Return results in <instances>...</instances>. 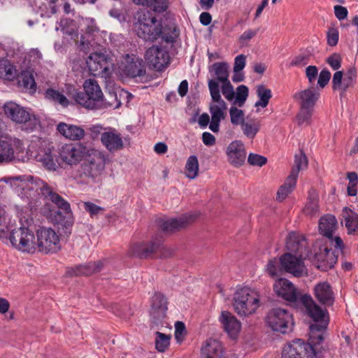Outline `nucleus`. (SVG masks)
<instances>
[{"instance_id": "obj_20", "label": "nucleus", "mask_w": 358, "mask_h": 358, "mask_svg": "<svg viewBox=\"0 0 358 358\" xmlns=\"http://www.w3.org/2000/svg\"><path fill=\"white\" fill-rule=\"evenodd\" d=\"M120 69L125 76L132 78L141 77L145 74L143 60L134 55H127Z\"/></svg>"}, {"instance_id": "obj_5", "label": "nucleus", "mask_w": 358, "mask_h": 358, "mask_svg": "<svg viewBox=\"0 0 358 358\" xmlns=\"http://www.w3.org/2000/svg\"><path fill=\"white\" fill-rule=\"evenodd\" d=\"M84 92L76 91L73 94L75 101L79 105L91 110L102 108L103 92L98 83L87 79L83 84Z\"/></svg>"}, {"instance_id": "obj_48", "label": "nucleus", "mask_w": 358, "mask_h": 358, "mask_svg": "<svg viewBox=\"0 0 358 358\" xmlns=\"http://www.w3.org/2000/svg\"><path fill=\"white\" fill-rule=\"evenodd\" d=\"M121 106V101L118 98L117 92L109 91L105 98L103 97L102 108L111 107L114 109L118 108Z\"/></svg>"}, {"instance_id": "obj_23", "label": "nucleus", "mask_w": 358, "mask_h": 358, "mask_svg": "<svg viewBox=\"0 0 358 358\" xmlns=\"http://www.w3.org/2000/svg\"><path fill=\"white\" fill-rule=\"evenodd\" d=\"M195 219L194 215H185L180 217L172 219H159L157 226L164 233L173 232L185 227Z\"/></svg>"}, {"instance_id": "obj_3", "label": "nucleus", "mask_w": 358, "mask_h": 358, "mask_svg": "<svg viewBox=\"0 0 358 358\" xmlns=\"http://www.w3.org/2000/svg\"><path fill=\"white\" fill-rule=\"evenodd\" d=\"M273 289L278 297L289 302L296 303L299 301L302 303L307 314L314 321H319L326 317L327 311L319 306L310 295H301L294 285L287 278H277L273 282Z\"/></svg>"}, {"instance_id": "obj_15", "label": "nucleus", "mask_w": 358, "mask_h": 358, "mask_svg": "<svg viewBox=\"0 0 358 358\" xmlns=\"http://www.w3.org/2000/svg\"><path fill=\"white\" fill-rule=\"evenodd\" d=\"M248 96V88L241 85L236 88V96L229 108L230 120L233 125L238 126L244 123L245 113L243 110L238 108L242 107Z\"/></svg>"}, {"instance_id": "obj_42", "label": "nucleus", "mask_w": 358, "mask_h": 358, "mask_svg": "<svg viewBox=\"0 0 358 358\" xmlns=\"http://www.w3.org/2000/svg\"><path fill=\"white\" fill-rule=\"evenodd\" d=\"M241 127L243 134L249 139H253L260 130L261 124L257 120H251L245 122Z\"/></svg>"}, {"instance_id": "obj_59", "label": "nucleus", "mask_w": 358, "mask_h": 358, "mask_svg": "<svg viewBox=\"0 0 358 358\" xmlns=\"http://www.w3.org/2000/svg\"><path fill=\"white\" fill-rule=\"evenodd\" d=\"M343 71H337L336 73H334L332 79L333 90H342L343 91Z\"/></svg>"}, {"instance_id": "obj_63", "label": "nucleus", "mask_w": 358, "mask_h": 358, "mask_svg": "<svg viewBox=\"0 0 358 358\" xmlns=\"http://www.w3.org/2000/svg\"><path fill=\"white\" fill-rule=\"evenodd\" d=\"M331 78V73L327 69H323L319 74L317 84L320 87L324 88L329 83Z\"/></svg>"}, {"instance_id": "obj_46", "label": "nucleus", "mask_w": 358, "mask_h": 358, "mask_svg": "<svg viewBox=\"0 0 358 358\" xmlns=\"http://www.w3.org/2000/svg\"><path fill=\"white\" fill-rule=\"evenodd\" d=\"M185 176L189 179H194L199 173V161L195 155H191L188 157L185 167Z\"/></svg>"}, {"instance_id": "obj_22", "label": "nucleus", "mask_w": 358, "mask_h": 358, "mask_svg": "<svg viewBox=\"0 0 358 358\" xmlns=\"http://www.w3.org/2000/svg\"><path fill=\"white\" fill-rule=\"evenodd\" d=\"M343 249H336L331 251L327 243L320 244L318 250L315 253V259L320 263L317 268H323L324 269L332 268L337 262L338 252H342Z\"/></svg>"}, {"instance_id": "obj_14", "label": "nucleus", "mask_w": 358, "mask_h": 358, "mask_svg": "<svg viewBox=\"0 0 358 358\" xmlns=\"http://www.w3.org/2000/svg\"><path fill=\"white\" fill-rule=\"evenodd\" d=\"M266 322L274 331L286 334L292 330V315L285 309L274 308L268 313Z\"/></svg>"}, {"instance_id": "obj_36", "label": "nucleus", "mask_w": 358, "mask_h": 358, "mask_svg": "<svg viewBox=\"0 0 358 358\" xmlns=\"http://www.w3.org/2000/svg\"><path fill=\"white\" fill-rule=\"evenodd\" d=\"M210 72L213 71L215 78L210 79L208 82V85L210 81H215L217 85L220 86L219 83H222L229 80V65L226 62H215L214 63L210 70Z\"/></svg>"}, {"instance_id": "obj_64", "label": "nucleus", "mask_w": 358, "mask_h": 358, "mask_svg": "<svg viewBox=\"0 0 358 358\" xmlns=\"http://www.w3.org/2000/svg\"><path fill=\"white\" fill-rule=\"evenodd\" d=\"M185 332V326L182 322H176L175 324V338L181 342Z\"/></svg>"}, {"instance_id": "obj_30", "label": "nucleus", "mask_w": 358, "mask_h": 358, "mask_svg": "<svg viewBox=\"0 0 358 358\" xmlns=\"http://www.w3.org/2000/svg\"><path fill=\"white\" fill-rule=\"evenodd\" d=\"M201 358H225L222 343L215 339H209L201 348Z\"/></svg>"}, {"instance_id": "obj_16", "label": "nucleus", "mask_w": 358, "mask_h": 358, "mask_svg": "<svg viewBox=\"0 0 358 358\" xmlns=\"http://www.w3.org/2000/svg\"><path fill=\"white\" fill-rule=\"evenodd\" d=\"M90 150L81 143H69L61 147L59 154L64 163L76 165L85 157Z\"/></svg>"}, {"instance_id": "obj_31", "label": "nucleus", "mask_w": 358, "mask_h": 358, "mask_svg": "<svg viewBox=\"0 0 358 358\" xmlns=\"http://www.w3.org/2000/svg\"><path fill=\"white\" fill-rule=\"evenodd\" d=\"M103 267L102 261L89 262L85 264H80L76 267L68 268L67 273L69 275H90L99 272Z\"/></svg>"}, {"instance_id": "obj_8", "label": "nucleus", "mask_w": 358, "mask_h": 358, "mask_svg": "<svg viewBox=\"0 0 358 358\" xmlns=\"http://www.w3.org/2000/svg\"><path fill=\"white\" fill-rule=\"evenodd\" d=\"M12 246L22 252L33 253L36 250V238L34 232L28 227H20L14 229L10 233L8 231L7 240Z\"/></svg>"}, {"instance_id": "obj_61", "label": "nucleus", "mask_w": 358, "mask_h": 358, "mask_svg": "<svg viewBox=\"0 0 358 358\" xmlns=\"http://www.w3.org/2000/svg\"><path fill=\"white\" fill-rule=\"evenodd\" d=\"M5 211L0 207V239L7 240L8 227L6 226V219L4 217Z\"/></svg>"}, {"instance_id": "obj_51", "label": "nucleus", "mask_w": 358, "mask_h": 358, "mask_svg": "<svg viewBox=\"0 0 358 358\" xmlns=\"http://www.w3.org/2000/svg\"><path fill=\"white\" fill-rule=\"evenodd\" d=\"M171 337L159 331L156 332L155 347L159 352H164L169 346Z\"/></svg>"}, {"instance_id": "obj_21", "label": "nucleus", "mask_w": 358, "mask_h": 358, "mask_svg": "<svg viewBox=\"0 0 358 358\" xmlns=\"http://www.w3.org/2000/svg\"><path fill=\"white\" fill-rule=\"evenodd\" d=\"M286 248L288 252L299 256L301 258H308L310 255L308 244L305 237L295 232L289 233L287 241Z\"/></svg>"}, {"instance_id": "obj_12", "label": "nucleus", "mask_w": 358, "mask_h": 358, "mask_svg": "<svg viewBox=\"0 0 358 358\" xmlns=\"http://www.w3.org/2000/svg\"><path fill=\"white\" fill-rule=\"evenodd\" d=\"M86 64L89 71L94 76L107 78L113 71L112 59L101 52H95L90 54L86 59Z\"/></svg>"}, {"instance_id": "obj_40", "label": "nucleus", "mask_w": 358, "mask_h": 358, "mask_svg": "<svg viewBox=\"0 0 358 358\" xmlns=\"http://www.w3.org/2000/svg\"><path fill=\"white\" fill-rule=\"evenodd\" d=\"M303 211L308 215H314L319 211L318 195L316 190L311 188L308 191L307 203L303 208Z\"/></svg>"}, {"instance_id": "obj_28", "label": "nucleus", "mask_w": 358, "mask_h": 358, "mask_svg": "<svg viewBox=\"0 0 358 358\" xmlns=\"http://www.w3.org/2000/svg\"><path fill=\"white\" fill-rule=\"evenodd\" d=\"M167 310V302L164 296L160 293H156L152 297L150 315L153 322L158 324L166 316Z\"/></svg>"}, {"instance_id": "obj_29", "label": "nucleus", "mask_w": 358, "mask_h": 358, "mask_svg": "<svg viewBox=\"0 0 358 358\" xmlns=\"http://www.w3.org/2000/svg\"><path fill=\"white\" fill-rule=\"evenodd\" d=\"M320 97L318 90L314 87L301 90L294 95V98L298 101L300 106L314 108Z\"/></svg>"}, {"instance_id": "obj_43", "label": "nucleus", "mask_w": 358, "mask_h": 358, "mask_svg": "<svg viewBox=\"0 0 358 358\" xmlns=\"http://www.w3.org/2000/svg\"><path fill=\"white\" fill-rule=\"evenodd\" d=\"M296 179L288 176L285 183L281 185L277 192V200L282 201L294 189Z\"/></svg>"}, {"instance_id": "obj_34", "label": "nucleus", "mask_w": 358, "mask_h": 358, "mask_svg": "<svg viewBox=\"0 0 358 358\" xmlns=\"http://www.w3.org/2000/svg\"><path fill=\"white\" fill-rule=\"evenodd\" d=\"M57 131L66 138L73 141L80 140L85 136V131L81 127L64 122L57 125Z\"/></svg>"}, {"instance_id": "obj_32", "label": "nucleus", "mask_w": 358, "mask_h": 358, "mask_svg": "<svg viewBox=\"0 0 358 358\" xmlns=\"http://www.w3.org/2000/svg\"><path fill=\"white\" fill-rule=\"evenodd\" d=\"M220 320L225 331L231 337L235 338L241 329V323L228 311H222Z\"/></svg>"}, {"instance_id": "obj_7", "label": "nucleus", "mask_w": 358, "mask_h": 358, "mask_svg": "<svg viewBox=\"0 0 358 358\" xmlns=\"http://www.w3.org/2000/svg\"><path fill=\"white\" fill-rule=\"evenodd\" d=\"M235 311L241 316H248L255 313L259 306V296L248 287L237 290L234 296Z\"/></svg>"}, {"instance_id": "obj_10", "label": "nucleus", "mask_w": 358, "mask_h": 358, "mask_svg": "<svg viewBox=\"0 0 358 358\" xmlns=\"http://www.w3.org/2000/svg\"><path fill=\"white\" fill-rule=\"evenodd\" d=\"M3 180L10 183V186L22 196L31 197L35 193H40L42 187H44L45 182L38 178L31 176H19L10 178H5Z\"/></svg>"}, {"instance_id": "obj_55", "label": "nucleus", "mask_w": 358, "mask_h": 358, "mask_svg": "<svg viewBox=\"0 0 358 358\" xmlns=\"http://www.w3.org/2000/svg\"><path fill=\"white\" fill-rule=\"evenodd\" d=\"M83 208L87 213H90L92 217L98 216L100 214H103L105 209L101 206H99L90 201H85L83 203Z\"/></svg>"}, {"instance_id": "obj_53", "label": "nucleus", "mask_w": 358, "mask_h": 358, "mask_svg": "<svg viewBox=\"0 0 358 358\" xmlns=\"http://www.w3.org/2000/svg\"><path fill=\"white\" fill-rule=\"evenodd\" d=\"M145 5L157 13H162L165 11L168 7L167 0H146Z\"/></svg>"}, {"instance_id": "obj_58", "label": "nucleus", "mask_w": 358, "mask_h": 358, "mask_svg": "<svg viewBox=\"0 0 358 358\" xmlns=\"http://www.w3.org/2000/svg\"><path fill=\"white\" fill-rule=\"evenodd\" d=\"M248 162L250 165L262 166L267 162V159L257 154L250 153L248 157Z\"/></svg>"}, {"instance_id": "obj_17", "label": "nucleus", "mask_w": 358, "mask_h": 358, "mask_svg": "<svg viewBox=\"0 0 358 358\" xmlns=\"http://www.w3.org/2000/svg\"><path fill=\"white\" fill-rule=\"evenodd\" d=\"M306 259L287 252L281 256L280 265L285 271L299 278L308 275V270L303 262Z\"/></svg>"}, {"instance_id": "obj_62", "label": "nucleus", "mask_w": 358, "mask_h": 358, "mask_svg": "<svg viewBox=\"0 0 358 358\" xmlns=\"http://www.w3.org/2000/svg\"><path fill=\"white\" fill-rule=\"evenodd\" d=\"M339 34L336 29L331 28L327 35V44L330 46H335L338 41Z\"/></svg>"}, {"instance_id": "obj_50", "label": "nucleus", "mask_w": 358, "mask_h": 358, "mask_svg": "<svg viewBox=\"0 0 358 358\" xmlns=\"http://www.w3.org/2000/svg\"><path fill=\"white\" fill-rule=\"evenodd\" d=\"M313 113V108L300 106L299 112L296 116L298 124L300 125L308 124L310 122Z\"/></svg>"}, {"instance_id": "obj_19", "label": "nucleus", "mask_w": 358, "mask_h": 358, "mask_svg": "<svg viewBox=\"0 0 358 358\" xmlns=\"http://www.w3.org/2000/svg\"><path fill=\"white\" fill-rule=\"evenodd\" d=\"M337 227V220L335 216L327 215L322 217L319 222V229L320 233L329 239L331 245L336 249H343L344 244L341 238L338 236L333 237V233Z\"/></svg>"}, {"instance_id": "obj_9", "label": "nucleus", "mask_w": 358, "mask_h": 358, "mask_svg": "<svg viewBox=\"0 0 358 358\" xmlns=\"http://www.w3.org/2000/svg\"><path fill=\"white\" fill-rule=\"evenodd\" d=\"M3 180L10 183V186L22 196L31 197L35 193H40L42 187H44L45 182L38 178L31 176H19L10 178H5Z\"/></svg>"}, {"instance_id": "obj_57", "label": "nucleus", "mask_w": 358, "mask_h": 358, "mask_svg": "<svg viewBox=\"0 0 358 358\" xmlns=\"http://www.w3.org/2000/svg\"><path fill=\"white\" fill-rule=\"evenodd\" d=\"M258 32L257 29H247L239 37L238 41L241 46H247L248 42L254 38Z\"/></svg>"}, {"instance_id": "obj_4", "label": "nucleus", "mask_w": 358, "mask_h": 358, "mask_svg": "<svg viewBox=\"0 0 358 358\" xmlns=\"http://www.w3.org/2000/svg\"><path fill=\"white\" fill-rule=\"evenodd\" d=\"M106 161L104 152L90 149L80 166V178L94 183L101 182L103 178Z\"/></svg>"}, {"instance_id": "obj_24", "label": "nucleus", "mask_w": 358, "mask_h": 358, "mask_svg": "<svg viewBox=\"0 0 358 358\" xmlns=\"http://www.w3.org/2000/svg\"><path fill=\"white\" fill-rule=\"evenodd\" d=\"M227 155L232 165L237 167L241 166L246 158L244 144L240 141L231 142L227 147Z\"/></svg>"}, {"instance_id": "obj_39", "label": "nucleus", "mask_w": 358, "mask_h": 358, "mask_svg": "<svg viewBox=\"0 0 358 358\" xmlns=\"http://www.w3.org/2000/svg\"><path fill=\"white\" fill-rule=\"evenodd\" d=\"M343 219L345 220V226L348 234H352L358 229V214L351 209L345 207L342 213Z\"/></svg>"}, {"instance_id": "obj_18", "label": "nucleus", "mask_w": 358, "mask_h": 358, "mask_svg": "<svg viewBox=\"0 0 358 358\" xmlns=\"http://www.w3.org/2000/svg\"><path fill=\"white\" fill-rule=\"evenodd\" d=\"M145 59L150 67L162 71L169 64L170 57L165 48L152 45L146 51Z\"/></svg>"}, {"instance_id": "obj_13", "label": "nucleus", "mask_w": 358, "mask_h": 358, "mask_svg": "<svg viewBox=\"0 0 358 358\" xmlns=\"http://www.w3.org/2000/svg\"><path fill=\"white\" fill-rule=\"evenodd\" d=\"M36 249L45 254L56 253L61 249L59 235L51 228H41L36 232Z\"/></svg>"}, {"instance_id": "obj_47", "label": "nucleus", "mask_w": 358, "mask_h": 358, "mask_svg": "<svg viewBox=\"0 0 358 358\" xmlns=\"http://www.w3.org/2000/svg\"><path fill=\"white\" fill-rule=\"evenodd\" d=\"M308 166V159L305 155L300 153L295 155L294 165L292 169L291 173L289 176L292 177L297 180L299 172L301 170L306 169Z\"/></svg>"}, {"instance_id": "obj_33", "label": "nucleus", "mask_w": 358, "mask_h": 358, "mask_svg": "<svg viewBox=\"0 0 358 358\" xmlns=\"http://www.w3.org/2000/svg\"><path fill=\"white\" fill-rule=\"evenodd\" d=\"M39 194L50 200L60 211L65 212L71 209L69 203L54 192L52 188L46 182L44 183V187H42Z\"/></svg>"}, {"instance_id": "obj_1", "label": "nucleus", "mask_w": 358, "mask_h": 358, "mask_svg": "<svg viewBox=\"0 0 358 358\" xmlns=\"http://www.w3.org/2000/svg\"><path fill=\"white\" fill-rule=\"evenodd\" d=\"M310 326L309 342L296 339L286 345L282 351L281 358H323L326 350L321 343L328 324V320L315 321Z\"/></svg>"}, {"instance_id": "obj_41", "label": "nucleus", "mask_w": 358, "mask_h": 358, "mask_svg": "<svg viewBox=\"0 0 358 358\" xmlns=\"http://www.w3.org/2000/svg\"><path fill=\"white\" fill-rule=\"evenodd\" d=\"M14 159V149L11 143L0 141V163H9Z\"/></svg>"}, {"instance_id": "obj_6", "label": "nucleus", "mask_w": 358, "mask_h": 358, "mask_svg": "<svg viewBox=\"0 0 358 358\" xmlns=\"http://www.w3.org/2000/svg\"><path fill=\"white\" fill-rule=\"evenodd\" d=\"M208 89L211 97L209 104V111L211 120L209 129L214 133L220 130V123L224 120L227 115V104L222 99L220 86L215 81H210L208 84Z\"/></svg>"}, {"instance_id": "obj_11", "label": "nucleus", "mask_w": 358, "mask_h": 358, "mask_svg": "<svg viewBox=\"0 0 358 358\" xmlns=\"http://www.w3.org/2000/svg\"><path fill=\"white\" fill-rule=\"evenodd\" d=\"M3 110L6 115L13 122L24 124L25 129L33 131L39 124V120L31 115L24 108L15 102H8L4 104Z\"/></svg>"}, {"instance_id": "obj_25", "label": "nucleus", "mask_w": 358, "mask_h": 358, "mask_svg": "<svg viewBox=\"0 0 358 358\" xmlns=\"http://www.w3.org/2000/svg\"><path fill=\"white\" fill-rule=\"evenodd\" d=\"M101 141L110 152L120 150L124 148L122 137L115 129L103 132L101 134Z\"/></svg>"}, {"instance_id": "obj_49", "label": "nucleus", "mask_w": 358, "mask_h": 358, "mask_svg": "<svg viewBox=\"0 0 358 358\" xmlns=\"http://www.w3.org/2000/svg\"><path fill=\"white\" fill-rule=\"evenodd\" d=\"M266 270L273 278L280 275L283 270L280 265V259L279 260L276 258L270 259L266 264Z\"/></svg>"}, {"instance_id": "obj_45", "label": "nucleus", "mask_w": 358, "mask_h": 358, "mask_svg": "<svg viewBox=\"0 0 358 358\" xmlns=\"http://www.w3.org/2000/svg\"><path fill=\"white\" fill-rule=\"evenodd\" d=\"M45 97L46 99L55 103H59L63 107H66L69 105V99L63 94L52 88H49L45 91Z\"/></svg>"}, {"instance_id": "obj_38", "label": "nucleus", "mask_w": 358, "mask_h": 358, "mask_svg": "<svg viewBox=\"0 0 358 358\" xmlns=\"http://www.w3.org/2000/svg\"><path fill=\"white\" fill-rule=\"evenodd\" d=\"M17 83L20 87L29 93H34L36 90V83L33 74L29 71H22L17 76Z\"/></svg>"}, {"instance_id": "obj_44", "label": "nucleus", "mask_w": 358, "mask_h": 358, "mask_svg": "<svg viewBox=\"0 0 358 358\" xmlns=\"http://www.w3.org/2000/svg\"><path fill=\"white\" fill-rule=\"evenodd\" d=\"M256 93L257 96L259 97V100L255 103V106L256 107H266L270 99L272 96L271 90L266 88L263 85H260L257 87Z\"/></svg>"}, {"instance_id": "obj_52", "label": "nucleus", "mask_w": 358, "mask_h": 358, "mask_svg": "<svg viewBox=\"0 0 358 358\" xmlns=\"http://www.w3.org/2000/svg\"><path fill=\"white\" fill-rule=\"evenodd\" d=\"M221 84L222 85L220 87V90H221L223 96L227 101L233 103L236 96V92H234V87L230 80H227Z\"/></svg>"}, {"instance_id": "obj_35", "label": "nucleus", "mask_w": 358, "mask_h": 358, "mask_svg": "<svg viewBox=\"0 0 358 358\" xmlns=\"http://www.w3.org/2000/svg\"><path fill=\"white\" fill-rule=\"evenodd\" d=\"M35 159L48 170H55L57 168L55 154L51 148L39 150Z\"/></svg>"}, {"instance_id": "obj_54", "label": "nucleus", "mask_w": 358, "mask_h": 358, "mask_svg": "<svg viewBox=\"0 0 358 358\" xmlns=\"http://www.w3.org/2000/svg\"><path fill=\"white\" fill-rule=\"evenodd\" d=\"M357 78V71L353 66L350 67L344 74L343 78V91H345L349 87L352 86L355 82Z\"/></svg>"}, {"instance_id": "obj_27", "label": "nucleus", "mask_w": 358, "mask_h": 358, "mask_svg": "<svg viewBox=\"0 0 358 358\" xmlns=\"http://www.w3.org/2000/svg\"><path fill=\"white\" fill-rule=\"evenodd\" d=\"M161 243V240H156L149 243H136L130 248L128 252L131 256L147 258L159 249Z\"/></svg>"}, {"instance_id": "obj_56", "label": "nucleus", "mask_w": 358, "mask_h": 358, "mask_svg": "<svg viewBox=\"0 0 358 358\" xmlns=\"http://www.w3.org/2000/svg\"><path fill=\"white\" fill-rule=\"evenodd\" d=\"M310 59V54L308 52L300 54L292 59L290 63V66L301 67L304 66L309 63Z\"/></svg>"}, {"instance_id": "obj_60", "label": "nucleus", "mask_w": 358, "mask_h": 358, "mask_svg": "<svg viewBox=\"0 0 358 358\" xmlns=\"http://www.w3.org/2000/svg\"><path fill=\"white\" fill-rule=\"evenodd\" d=\"M342 57L338 53H333L327 59V62L334 69L338 70L341 66Z\"/></svg>"}, {"instance_id": "obj_37", "label": "nucleus", "mask_w": 358, "mask_h": 358, "mask_svg": "<svg viewBox=\"0 0 358 358\" xmlns=\"http://www.w3.org/2000/svg\"><path fill=\"white\" fill-rule=\"evenodd\" d=\"M55 222L62 227L65 235L71 234V227L73 224V218L71 209L65 212L58 210L55 215Z\"/></svg>"}, {"instance_id": "obj_26", "label": "nucleus", "mask_w": 358, "mask_h": 358, "mask_svg": "<svg viewBox=\"0 0 358 358\" xmlns=\"http://www.w3.org/2000/svg\"><path fill=\"white\" fill-rule=\"evenodd\" d=\"M314 296L316 299L325 306H331L334 303V293L329 283L321 282L314 287Z\"/></svg>"}, {"instance_id": "obj_2", "label": "nucleus", "mask_w": 358, "mask_h": 358, "mask_svg": "<svg viewBox=\"0 0 358 358\" xmlns=\"http://www.w3.org/2000/svg\"><path fill=\"white\" fill-rule=\"evenodd\" d=\"M135 29L139 38L152 42L161 37L166 43H173L179 34L175 26L163 27L162 21L158 20L152 11L145 9L137 13Z\"/></svg>"}]
</instances>
